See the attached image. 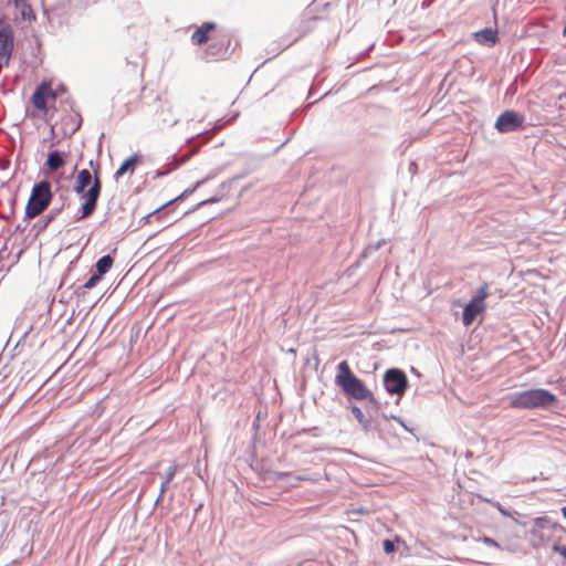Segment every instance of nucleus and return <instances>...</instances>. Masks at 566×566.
<instances>
[{
	"label": "nucleus",
	"mask_w": 566,
	"mask_h": 566,
	"mask_svg": "<svg viewBox=\"0 0 566 566\" xmlns=\"http://www.w3.org/2000/svg\"><path fill=\"white\" fill-rule=\"evenodd\" d=\"M384 385L387 392L401 396L408 387V379L402 370L392 368L385 373Z\"/></svg>",
	"instance_id": "7"
},
{
	"label": "nucleus",
	"mask_w": 566,
	"mask_h": 566,
	"mask_svg": "<svg viewBox=\"0 0 566 566\" xmlns=\"http://www.w3.org/2000/svg\"><path fill=\"white\" fill-rule=\"evenodd\" d=\"M53 193L51 185L46 180L35 184L25 206V217L33 219L40 216L51 203Z\"/></svg>",
	"instance_id": "5"
},
{
	"label": "nucleus",
	"mask_w": 566,
	"mask_h": 566,
	"mask_svg": "<svg viewBox=\"0 0 566 566\" xmlns=\"http://www.w3.org/2000/svg\"><path fill=\"white\" fill-rule=\"evenodd\" d=\"M168 484H161V492H165V490L167 489Z\"/></svg>",
	"instance_id": "24"
},
{
	"label": "nucleus",
	"mask_w": 566,
	"mask_h": 566,
	"mask_svg": "<svg viewBox=\"0 0 566 566\" xmlns=\"http://www.w3.org/2000/svg\"><path fill=\"white\" fill-rule=\"evenodd\" d=\"M475 40L481 44H495L497 33L495 30L486 28L474 34Z\"/></svg>",
	"instance_id": "13"
},
{
	"label": "nucleus",
	"mask_w": 566,
	"mask_h": 566,
	"mask_svg": "<svg viewBox=\"0 0 566 566\" xmlns=\"http://www.w3.org/2000/svg\"><path fill=\"white\" fill-rule=\"evenodd\" d=\"M78 128V125H73L71 128V134H73Z\"/></svg>",
	"instance_id": "23"
},
{
	"label": "nucleus",
	"mask_w": 566,
	"mask_h": 566,
	"mask_svg": "<svg viewBox=\"0 0 566 566\" xmlns=\"http://www.w3.org/2000/svg\"><path fill=\"white\" fill-rule=\"evenodd\" d=\"M382 546H384V551L387 554H390V553H392L395 551L394 542H391L390 539H385L384 543H382Z\"/></svg>",
	"instance_id": "18"
},
{
	"label": "nucleus",
	"mask_w": 566,
	"mask_h": 566,
	"mask_svg": "<svg viewBox=\"0 0 566 566\" xmlns=\"http://www.w3.org/2000/svg\"><path fill=\"white\" fill-rule=\"evenodd\" d=\"M140 160V156L135 154L130 157H128L127 159H125L123 161V164L119 166V168L116 170L115 172V179H119L120 177H123L126 172H130L133 174L137 164L139 163Z\"/></svg>",
	"instance_id": "11"
},
{
	"label": "nucleus",
	"mask_w": 566,
	"mask_h": 566,
	"mask_svg": "<svg viewBox=\"0 0 566 566\" xmlns=\"http://www.w3.org/2000/svg\"><path fill=\"white\" fill-rule=\"evenodd\" d=\"M51 133H52V135H54V126L53 125L51 126Z\"/></svg>",
	"instance_id": "25"
},
{
	"label": "nucleus",
	"mask_w": 566,
	"mask_h": 566,
	"mask_svg": "<svg viewBox=\"0 0 566 566\" xmlns=\"http://www.w3.org/2000/svg\"><path fill=\"white\" fill-rule=\"evenodd\" d=\"M177 469H178V468H177V464H172V465L169 468V470H168V472H167V474H166V478H165L164 484H169V483L172 481V479L175 478V475H176V473H177Z\"/></svg>",
	"instance_id": "16"
},
{
	"label": "nucleus",
	"mask_w": 566,
	"mask_h": 566,
	"mask_svg": "<svg viewBox=\"0 0 566 566\" xmlns=\"http://www.w3.org/2000/svg\"><path fill=\"white\" fill-rule=\"evenodd\" d=\"M56 98L57 92L52 88L51 82L43 81L31 96V104L33 107L30 112L31 117L42 118L45 122L50 120L56 112Z\"/></svg>",
	"instance_id": "3"
},
{
	"label": "nucleus",
	"mask_w": 566,
	"mask_h": 566,
	"mask_svg": "<svg viewBox=\"0 0 566 566\" xmlns=\"http://www.w3.org/2000/svg\"><path fill=\"white\" fill-rule=\"evenodd\" d=\"M114 260L111 255H104L96 262V271L99 276H103L107 273L113 266Z\"/></svg>",
	"instance_id": "14"
},
{
	"label": "nucleus",
	"mask_w": 566,
	"mask_h": 566,
	"mask_svg": "<svg viewBox=\"0 0 566 566\" xmlns=\"http://www.w3.org/2000/svg\"><path fill=\"white\" fill-rule=\"evenodd\" d=\"M560 512H562L564 518L566 520V506L562 507Z\"/></svg>",
	"instance_id": "22"
},
{
	"label": "nucleus",
	"mask_w": 566,
	"mask_h": 566,
	"mask_svg": "<svg viewBox=\"0 0 566 566\" xmlns=\"http://www.w3.org/2000/svg\"><path fill=\"white\" fill-rule=\"evenodd\" d=\"M335 384L349 398L359 401L374 400L373 392L366 387L363 380L355 376L346 360H343L337 365Z\"/></svg>",
	"instance_id": "2"
},
{
	"label": "nucleus",
	"mask_w": 566,
	"mask_h": 566,
	"mask_svg": "<svg viewBox=\"0 0 566 566\" xmlns=\"http://www.w3.org/2000/svg\"><path fill=\"white\" fill-rule=\"evenodd\" d=\"M66 164V154L54 150L49 153L46 161L44 164L45 168L51 171L55 172L59 169L63 168Z\"/></svg>",
	"instance_id": "10"
},
{
	"label": "nucleus",
	"mask_w": 566,
	"mask_h": 566,
	"mask_svg": "<svg viewBox=\"0 0 566 566\" xmlns=\"http://www.w3.org/2000/svg\"><path fill=\"white\" fill-rule=\"evenodd\" d=\"M102 280V276L98 274L92 275L83 285L85 290H91Z\"/></svg>",
	"instance_id": "15"
},
{
	"label": "nucleus",
	"mask_w": 566,
	"mask_h": 566,
	"mask_svg": "<svg viewBox=\"0 0 566 566\" xmlns=\"http://www.w3.org/2000/svg\"><path fill=\"white\" fill-rule=\"evenodd\" d=\"M229 45L228 39H222L219 41V45L217 43H212L209 45V48L206 51V54L210 56L211 59H218L221 55H224L227 53Z\"/></svg>",
	"instance_id": "12"
},
{
	"label": "nucleus",
	"mask_w": 566,
	"mask_h": 566,
	"mask_svg": "<svg viewBox=\"0 0 566 566\" xmlns=\"http://www.w3.org/2000/svg\"><path fill=\"white\" fill-rule=\"evenodd\" d=\"M554 551L560 554L566 559V546H554Z\"/></svg>",
	"instance_id": "19"
},
{
	"label": "nucleus",
	"mask_w": 566,
	"mask_h": 566,
	"mask_svg": "<svg viewBox=\"0 0 566 566\" xmlns=\"http://www.w3.org/2000/svg\"><path fill=\"white\" fill-rule=\"evenodd\" d=\"M74 192L82 200L78 219L91 217L97 207V201L102 191V181L99 177V165H96L91 172L82 169L76 174L74 181Z\"/></svg>",
	"instance_id": "1"
},
{
	"label": "nucleus",
	"mask_w": 566,
	"mask_h": 566,
	"mask_svg": "<svg viewBox=\"0 0 566 566\" xmlns=\"http://www.w3.org/2000/svg\"><path fill=\"white\" fill-rule=\"evenodd\" d=\"M352 412L353 415L355 416V418L359 421V422H363L364 421V413L363 411L360 410V408H358L357 406H354L352 408Z\"/></svg>",
	"instance_id": "17"
},
{
	"label": "nucleus",
	"mask_w": 566,
	"mask_h": 566,
	"mask_svg": "<svg viewBox=\"0 0 566 566\" xmlns=\"http://www.w3.org/2000/svg\"><path fill=\"white\" fill-rule=\"evenodd\" d=\"M557 402V397L543 388H533L516 392L510 399L513 409H547Z\"/></svg>",
	"instance_id": "4"
},
{
	"label": "nucleus",
	"mask_w": 566,
	"mask_h": 566,
	"mask_svg": "<svg viewBox=\"0 0 566 566\" xmlns=\"http://www.w3.org/2000/svg\"><path fill=\"white\" fill-rule=\"evenodd\" d=\"M483 542H484L486 545H490V546H495V547H497V546H499V545H497V543H496L493 538H491V537H486V536H485V537H483Z\"/></svg>",
	"instance_id": "20"
},
{
	"label": "nucleus",
	"mask_w": 566,
	"mask_h": 566,
	"mask_svg": "<svg viewBox=\"0 0 566 566\" xmlns=\"http://www.w3.org/2000/svg\"><path fill=\"white\" fill-rule=\"evenodd\" d=\"M218 31V25L214 22H205L191 35V42L195 45H202L210 40L217 39L214 35Z\"/></svg>",
	"instance_id": "9"
},
{
	"label": "nucleus",
	"mask_w": 566,
	"mask_h": 566,
	"mask_svg": "<svg viewBox=\"0 0 566 566\" xmlns=\"http://www.w3.org/2000/svg\"><path fill=\"white\" fill-rule=\"evenodd\" d=\"M214 201H216L214 199L205 200V201H201L198 206H202V205H206L208 202H214Z\"/></svg>",
	"instance_id": "21"
},
{
	"label": "nucleus",
	"mask_w": 566,
	"mask_h": 566,
	"mask_svg": "<svg viewBox=\"0 0 566 566\" xmlns=\"http://www.w3.org/2000/svg\"><path fill=\"white\" fill-rule=\"evenodd\" d=\"M489 284H482L476 294L465 305L462 312V323L464 326H470L473 321L486 310L485 300L489 297Z\"/></svg>",
	"instance_id": "6"
},
{
	"label": "nucleus",
	"mask_w": 566,
	"mask_h": 566,
	"mask_svg": "<svg viewBox=\"0 0 566 566\" xmlns=\"http://www.w3.org/2000/svg\"><path fill=\"white\" fill-rule=\"evenodd\" d=\"M524 127V116L515 111H505L496 118L495 128L509 133Z\"/></svg>",
	"instance_id": "8"
}]
</instances>
